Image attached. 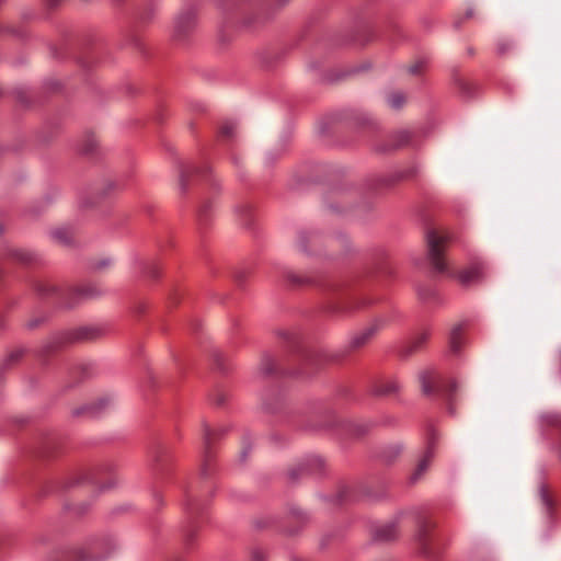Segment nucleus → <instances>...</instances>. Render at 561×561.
<instances>
[{
    "mask_svg": "<svg viewBox=\"0 0 561 561\" xmlns=\"http://www.w3.org/2000/svg\"><path fill=\"white\" fill-rule=\"evenodd\" d=\"M419 69H420V65H413L409 68V72L412 75H415V73H417Z\"/></svg>",
    "mask_w": 561,
    "mask_h": 561,
    "instance_id": "nucleus-21",
    "label": "nucleus"
},
{
    "mask_svg": "<svg viewBox=\"0 0 561 561\" xmlns=\"http://www.w3.org/2000/svg\"><path fill=\"white\" fill-rule=\"evenodd\" d=\"M402 451V446L400 444H392L386 446L381 453V458L385 462H392Z\"/></svg>",
    "mask_w": 561,
    "mask_h": 561,
    "instance_id": "nucleus-8",
    "label": "nucleus"
},
{
    "mask_svg": "<svg viewBox=\"0 0 561 561\" xmlns=\"http://www.w3.org/2000/svg\"><path fill=\"white\" fill-rule=\"evenodd\" d=\"M307 241H308V236L307 233H301L299 236V241H298V245L300 248L301 251H306L307 250Z\"/></svg>",
    "mask_w": 561,
    "mask_h": 561,
    "instance_id": "nucleus-17",
    "label": "nucleus"
},
{
    "mask_svg": "<svg viewBox=\"0 0 561 561\" xmlns=\"http://www.w3.org/2000/svg\"><path fill=\"white\" fill-rule=\"evenodd\" d=\"M240 209H241L244 214H248V213H249V210H250V208H249V206H248V205H243V206H241V207H240Z\"/></svg>",
    "mask_w": 561,
    "mask_h": 561,
    "instance_id": "nucleus-25",
    "label": "nucleus"
},
{
    "mask_svg": "<svg viewBox=\"0 0 561 561\" xmlns=\"http://www.w3.org/2000/svg\"><path fill=\"white\" fill-rule=\"evenodd\" d=\"M405 102V98L402 93L400 92H394L392 93L389 98H388V104L394 108V110H399L403 106Z\"/></svg>",
    "mask_w": 561,
    "mask_h": 561,
    "instance_id": "nucleus-10",
    "label": "nucleus"
},
{
    "mask_svg": "<svg viewBox=\"0 0 561 561\" xmlns=\"http://www.w3.org/2000/svg\"><path fill=\"white\" fill-rule=\"evenodd\" d=\"M271 371H272V368H271V367H268V366L263 367V373H264L265 375L270 374Z\"/></svg>",
    "mask_w": 561,
    "mask_h": 561,
    "instance_id": "nucleus-26",
    "label": "nucleus"
},
{
    "mask_svg": "<svg viewBox=\"0 0 561 561\" xmlns=\"http://www.w3.org/2000/svg\"><path fill=\"white\" fill-rule=\"evenodd\" d=\"M110 260H102L100 262L96 263L95 267L96 268H103V267H106L110 265Z\"/></svg>",
    "mask_w": 561,
    "mask_h": 561,
    "instance_id": "nucleus-20",
    "label": "nucleus"
},
{
    "mask_svg": "<svg viewBox=\"0 0 561 561\" xmlns=\"http://www.w3.org/2000/svg\"><path fill=\"white\" fill-rule=\"evenodd\" d=\"M289 476H290V478H291L293 480H296V479H297V477H298V474H297L296 470H291V471H290V473H289Z\"/></svg>",
    "mask_w": 561,
    "mask_h": 561,
    "instance_id": "nucleus-24",
    "label": "nucleus"
},
{
    "mask_svg": "<svg viewBox=\"0 0 561 561\" xmlns=\"http://www.w3.org/2000/svg\"><path fill=\"white\" fill-rule=\"evenodd\" d=\"M180 186H181V191L184 192L186 190L185 173H184V171L181 172Z\"/></svg>",
    "mask_w": 561,
    "mask_h": 561,
    "instance_id": "nucleus-19",
    "label": "nucleus"
},
{
    "mask_svg": "<svg viewBox=\"0 0 561 561\" xmlns=\"http://www.w3.org/2000/svg\"><path fill=\"white\" fill-rule=\"evenodd\" d=\"M293 514L298 516V515L300 514V512H298V511H293Z\"/></svg>",
    "mask_w": 561,
    "mask_h": 561,
    "instance_id": "nucleus-32",
    "label": "nucleus"
},
{
    "mask_svg": "<svg viewBox=\"0 0 561 561\" xmlns=\"http://www.w3.org/2000/svg\"><path fill=\"white\" fill-rule=\"evenodd\" d=\"M51 237L60 243H68L70 241L69 233L65 228H58L51 231Z\"/></svg>",
    "mask_w": 561,
    "mask_h": 561,
    "instance_id": "nucleus-12",
    "label": "nucleus"
},
{
    "mask_svg": "<svg viewBox=\"0 0 561 561\" xmlns=\"http://www.w3.org/2000/svg\"><path fill=\"white\" fill-rule=\"evenodd\" d=\"M424 536H425V526H422V528L420 529V531L417 534V539L422 540Z\"/></svg>",
    "mask_w": 561,
    "mask_h": 561,
    "instance_id": "nucleus-22",
    "label": "nucleus"
},
{
    "mask_svg": "<svg viewBox=\"0 0 561 561\" xmlns=\"http://www.w3.org/2000/svg\"><path fill=\"white\" fill-rule=\"evenodd\" d=\"M462 341H463V339H462V325L461 324H457L450 331V335H449V346H450V350L454 353L459 352L460 348H461V345H462Z\"/></svg>",
    "mask_w": 561,
    "mask_h": 561,
    "instance_id": "nucleus-7",
    "label": "nucleus"
},
{
    "mask_svg": "<svg viewBox=\"0 0 561 561\" xmlns=\"http://www.w3.org/2000/svg\"><path fill=\"white\" fill-rule=\"evenodd\" d=\"M79 294L83 297H93L98 295V293L90 287L80 288Z\"/></svg>",
    "mask_w": 561,
    "mask_h": 561,
    "instance_id": "nucleus-15",
    "label": "nucleus"
},
{
    "mask_svg": "<svg viewBox=\"0 0 561 561\" xmlns=\"http://www.w3.org/2000/svg\"><path fill=\"white\" fill-rule=\"evenodd\" d=\"M203 432H204V442H205V445L207 446V445H209V443L211 440L213 432L206 423L203 424Z\"/></svg>",
    "mask_w": 561,
    "mask_h": 561,
    "instance_id": "nucleus-14",
    "label": "nucleus"
},
{
    "mask_svg": "<svg viewBox=\"0 0 561 561\" xmlns=\"http://www.w3.org/2000/svg\"><path fill=\"white\" fill-rule=\"evenodd\" d=\"M419 380L421 383L422 392L425 396H430L436 392L446 394L448 397L449 411L453 412L454 396L457 390V382L455 380H450L448 385H445V381L434 369H426L421 371L419 374Z\"/></svg>",
    "mask_w": 561,
    "mask_h": 561,
    "instance_id": "nucleus-1",
    "label": "nucleus"
},
{
    "mask_svg": "<svg viewBox=\"0 0 561 561\" xmlns=\"http://www.w3.org/2000/svg\"><path fill=\"white\" fill-rule=\"evenodd\" d=\"M373 334V330L368 329L362 333L355 334L351 337L350 344L352 347L356 348L362 346Z\"/></svg>",
    "mask_w": 561,
    "mask_h": 561,
    "instance_id": "nucleus-9",
    "label": "nucleus"
},
{
    "mask_svg": "<svg viewBox=\"0 0 561 561\" xmlns=\"http://www.w3.org/2000/svg\"><path fill=\"white\" fill-rule=\"evenodd\" d=\"M59 2V0H48L49 5H56Z\"/></svg>",
    "mask_w": 561,
    "mask_h": 561,
    "instance_id": "nucleus-27",
    "label": "nucleus"
},
{
    "mask_svg": "<svg viewBox=\"0 0 561 561\" xmlns=\"http://www.w3.org/2000/svg\"><path fill=\"white\" fill-rule=\"evenodd\" d=\"M484 275L485 266L482 262H478L461 271L458 274V279L462 285L469 286L483 279Z\"/></svg>",
    "mask_w": 561,
    "mask_h": 561,
    "instance_id": "nucleus-3",
    "label": "nucleus"
},
{
    "mask_svg": "<svg viewBox=\"0 0 561 561\" xmlns=\"http://www.w3.org/2000/svg\"><path fill=\"white\" fill-rule=\"evenodd\" d=\"M2 233V228L0 227V234Z\"/></svg>",
    "mask_w": 561,
    "mask_h": 561,
    "instance_id": "nucleus-34",
    "label": "nucleus"
},
{
    "mask_svg": "<svg viewBox=\"0 0 561 561\" xmlns=\"http://www.w3.org/2000/svg\"><path fill=\"white\" fill-rule=\"evenodd\" d=\"M398 529L396 523L391 522L377 527L374 530V540L376 541H389L397 537Z\"/></svg>",
    "mask_w": 561,
    "mask_h": 561,
    "instance_id": "nucleus-6",
    "label": "nucleus"
},
{
    "mask_svg": "<svg viewBox=\"0 0 561 561\" xmlns=\"http://www.w3.org/2000/svg\"><path fill=\"white\" fill-rule=\"evenodd\" d=\"M312 461H313L314 463L321 465V459H320V458H318V457L312 458Z\"/></svg>",
    "mask_w": 561,
    "mask_h": 561,
    "instance_id": "nucleus-28",
    "label": "nucleus"
},
{
    "mask_svg": "<svg viewBox=\"0 0 561 561\" xmlns=\"http://www.w3.org/2000/svg\"><path fill=\"white\" fill-rule=\"evenodd\" d=\"M251 450H252L251 445L250 444H244V446H243V448H242V450L240 453V460L241 461H245L248 456H249V454L251 453Z\"/></svg>",
    "mask_w": 561,
    "mask_h": 561,
    "instance_id": "nucleus-16",
    "label": "nucleus"
},
{
    "mask_svg": "<svg viewBox=\"0 0 561 561\" xmlns=\"http://www.w3.org/2000/svg\"><path fill=\"white\" fill-rule=\"evenodd\" d=\"M264 558H265L264 552L259 549H256L252 552L253 561H264Z\"/></svg>",
    "mask_w": 561,
    "mask_h": 561,
    "instance_id": "nucleus-18",
    "label": "nucleus"
},
{
    "mask_svg": "<svg viewBox=\"0 0 561 561\" xmlns=\"http://www.w3.org/2000/svg\"><path fill=\"white\" fill-rule=\"evenodd\" d=\"M450 238L447 233H438L430 229L426 232L427 259L437 273L448 271L447 263L444 260V251Z\"/></svg>",
    "mask_w": 561,
    "mask_h": 561,
    "instance_id": "nucleus-2",
    "label": "nucleus"
},
{
    "mask_svg": "<svg viewBox=\"0 0 561 561\" xmlns=\"http://www.w3.org/2000/svg\"><path fill=\"white\" fill-rule=\"evenodd\" d=\"M497 49H499V51H500L501 54H503V53L506 50V47H504V46H499V47H497Z\"/></svg>",
    "mask_w": 561,
    "mask_h": 561,
    "instance_id": "nucleus-29",
    "label": "nucleus"
},
{
    "mask_svg": "<svg viewBox=\"0 0 561 561\" xmlns=\"http://www.w3.org/2000/svg\"><path fill=\"white\" fill-rule=\"evenodd\" d=\"M539 496H540L541 504L547 510V512H549L552 506V501L549 497L548 490L543 484L540 485V488H539Z\"/></svg>",
    "mask_w": 561,
    "mask_h": 561,
    "instance_id": "nucleus-13",
    "label": "nucleus"
},
{
    "mask_svg": "<svg viewBox=\"0 0 561 561\" xmlns=\"http://www.w3.org/2000/svg\"><path fill=\"white\" fill-rule=\"evenodd\" d=\"M427 339V334L426 333H423L422 336H421V341H425Z\"/></svg>",
    "mask_w": 561,
    "mask_h": 561,
    "instance_id": "nucleus-30",
    "label": "nucleus"
},
{
    "mask_svg": "<svg viewBox=\"0 0 561 561\" xmlns=\"http://www.w3.org/2000/svg\"><path fill=\"white\" fill-rule=\"evenodd\" d=\"M434 446L433 444H430L423 455V457L420 459L415 470L410 476V481L412 483L417 482L421 477L427 471L432 459L434 458Z\"/></svg>",
    "mask_w": 561,
    "mask_h": 561,
    "instance_id": "nucleus-4",
    "label": "nucleus"
},
{
    "mask_svg": "<svg viewBox=\"0 0 561 561\" xmlns=\"http://www.w3.org/2000/svg\"><path fill=\"white\" fill-rule=\"evenodd\" d=\"M237 127L238 125L236 122L227 121L222 124L220 128V134L224 137H232L237 131Z\"/></svg>",
    "mask_w": 561,
    "mask_h": 561,
    "instance_id": "nucleus-11",
    "label": "nucleus"
},
{
    "mask_svg": "<svg viewBox=\"0 0 561 561\" xmlns=\"http://www.w3.org/2000/svg\"><path fill=\"white\" fill-rule=\"evenodd\" d=\"M11 357L18 358L19 355L18 354H11Z\"/></svg>",
    "mask_w": 561,
    "mask_h": 561,
    "instance_id": "nucleus-33",
    "label": "nucleus"
},
{
    "mask_svg": "<svg viewBox=\"0 0 561 561\" xmlns=\"http://www.w3.org/2000/svg\"><path fill=\"white\" fill-rule=\"evenodd\" d=\"M150 273H151V276H152V277H156V276L158 275V272H157V271H153V270H152V271H150Z\"/></svg>",
    "mask_w": 561,
    "mask_h": 561,
    "instance_id": "nucleus-31",
    "label": "nucleus"
},
{
    "mask_svg": "<svg viewBox=\"0 0 561 561\" xmlns=\"http://www.w3.org/2000/svg\"><path fill=\"white\" fill-rule=\"evenodd\" d=\"M400 382L396 377H389L379 380L373 388V392L377 396L392 394L399 391Z\"/></svg>",
    "mask_w": 561,
    "mask_h": 561,
    "instance_id": "nucleus-5",
    "label": "nucleus"
},
{
    "mask_svg": "<svg viewBox=\"0 0 561 561\" xmlns=\"http://www.w3.org/2000/svg\"><path fill=\"white\" fill-rule=\"evenodd\" d=\"M186 508L188 511H194L195 510V503L194 502H187L186 503Z\"/></svg>",
    "mask_w": 561,
    "mask_h": 561,
    "instance_id": "nucleus-23",
    "label": "nucleus"
}]
</instances>
